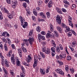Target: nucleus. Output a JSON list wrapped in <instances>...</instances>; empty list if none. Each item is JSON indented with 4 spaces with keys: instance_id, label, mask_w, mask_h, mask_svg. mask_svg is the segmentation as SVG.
Instances as JSON below:
<instances>
[{
    "instance_id": "51",
    "label": "nucleus",
    "mask_w": 77,
    "mask_h": 77,
    "mask_svg": "<svg viewBox=\"0 0 77 77\" xmlns=\"http://www.w3.org/2000/svg\"><path fill=\"white\" fill-rule=\"evenodd\" d=\"M75 42H73L72 43V47H75Z\"/></svg>"
},
{
    "instance_id": "42",
    "label": "nucleus",
    "mask_w": 77,
    "mask_h": 77,
    "mask_svg": "<svg viewBox=\"0 0 77 77\" xmlns=\"http://www.w3.org/2000/svg\"><path fill=\"white\" fill-rule=\"evenodd\" d=\"M2 39L3 41V42H5V43H7V40L6 39V38H2Z\"/></svg>"
},
{
    "instance_id": "62",
    "label": "nucleus",
    "mask_w": 77,
    "mask_h": 77,
    "mask_svg": "<svg viewBox=\"0 0 77 77\" xmlns=\"http://www.w3.org/2000/svg\"><path fill=\"white\" fill-rule=\"evenodd\" d=\"M32 55H31V54H29L28 56V58H29V59H32Z\"/></svg>"
},
{
    "instance_id": "56",
    "label": "nucleus",
    "mask_w": 77,
    "mask_h": 77,
    "mask_svg": "<svg viewBox=\"0 0 77 77\" xmlns=\"http://www.w3.org/2000/svg\"><path fill=\"white\" fill-rule=\"evenodd\" d=\"M59 46V48H60V50H63V47H62V45H60Z\"/></svg>"
},
{
    "instance_id": "63",
    "label": "nucleus",
    "mask_w": 77,
    "mask_h": 77,
    "mask_svg": "<svg viewBox=\"0 0 77 77\" xmlns=\"http://www.w3.org/2000/svg\"><path fill=\"white\" fill-rule=\"evenodd\" d=\"M58 63H59V64H60V65H63V62H62V61H58Z\"/></svg>"
},
{
    "instance_id": "40",
    "label": "nucleus",
    "mask_w": 77,
    "mask_h": 77,
    "mask_svg": "<svg viewBox=\"0 0 77 77\" xmlns=\"http://www.w3.org/2000/svg\"><path fill=\"white\" fill-rule=\"evenodd\" d=\"M54 33H55V34L56 35V36L57 37L58 35H59V34H58V32L56 31H54Z\"/></svg>"
},
{
    "instance_id": "2",
    "label": "nucleus",
    "mask_w": 77,
    "mask_h": 77,
    "mask_svg": "<svg viewBox=\"0 0 77 77\" xmlns=\"http://www.w3.org/2000/svg\"><path fill=\"white\" fill-rule=\"evenodd\" d=\"M56 58L57 59H65L66 58V54L62 55L60 54L59 56L58 55H57L56 56Z\"/></svg>"
},
{
    "instance_id": "58",
    "label": "nucleus",
    "mask_w": 77,
    "mask_h": 77,
    "mask_svg": "<svg viewBox=\"0 0 77 77\" xmlns=\"http://www.w3.org/2000/svg\"><path fill=\"white\" fill-rule=\"evenodd\" d=\"M20 41L18 40V39H17L16 40H15V42L16 43V44H18L19 43Z\"/></svg>"
},
{
    "instance_id": "38",
    "label": "nucleus",
    "mask_w": 77,
    "mask_h": 77,
    "mask_svg": "<svg viewBox=\"0 0 77 77\" xmlns=\"http://www.w3.org/2000/svg\"><path fill=\"white\" fill-rule=\"evenodd\" d=\"M20 2H26L27 3H29V0H19Z\"/></svg>"
},
{
    "instance_id": "30",
    "label": "nucleus",
    "mask_w": 77,
    "mask_h": 77,
    "mask_svg": "<svg viewBox=\"0 0 77 77\" xmlns=\"http://www.w3.org/2000/svg\"><path fill=\"white\" fill-rule=\"evenodd\" d=\"M5 65L7 67H9V63H8V61H5Z\"/></svg>"
},
{
    "instance_id": "32",
    "label": "nucleus",
    "mask_w": 77,
    "mask_h": 77,
    "mask_svg": "<svg viewBox=\"0 0 77 77\" xmlns=\"http://www.w3.org/2000/svg\"><path fill=\"white\" fill-rule=\"evenodd\" d=\"M40 55L43 58H45V55L44 54V53L42 52L40 53Z\"/></svg>"
},
{
    "instance_id": "27",
    "label": "nucleus",
    "mask_w": 77,
    "mask_h": 77,
    "mask_svg": "<svg viewBox=\"0 0 77 77\" xmlns=\"http://www.w3.org/2000/svg\"><path fill=\"white\" fill-rule=\"evenodd\" d=\"M51 50L52 51V52H53L54 53H55L56 51V49L54 47H52L51 48Z\"/></svg>"
},
{
    "instance_id": "23",
    "label": "nucleus",
    "mask_w": 77,
    "mask_h": 77,
    "mask_svg": "<svg viewBox=\"0 0 77 77\" xmlns=\"http://www.w3.org/2000/svg\"><path fill=\"white\" fill-rule=\"evenodd\" d=\"M3 69L5 74L6 75H7V74H8V70H6V69H5V67H3Z\"/></svg>"
},
{
    "instance_id": "37",
    "label": "nucleus",
    "mask_w": 77,
    "mask_h": 77,
    "mask_svg": "<svg viewBox=\"0 0 77 77\" xmlns=\"http://www.w3.org/2000/svg\"><path fill=\"white\" fill-rule=\"evenodd\" d=\"M7 39L8 41V44H9V45H11V39L9 38H7Z\"/></svg>"
},
{
    "instance_id": "8",
    "label": "nucleus",
    "mask_w": 77,
    "mask_h": 77,
    "mask_svg": "<svg viewBox=\"0 0 77 77\" xmlns=\"http://www.w3.org/2000/svg\"><path fill=\"white\" fill-rule=\"evenodd\" d=\"M53 2H52V1L50 0L48 4V8H50L51 7H52V6L53 5Z\"/></svg>"
},
{
    "instance_id": "1",
    "label": "nucleus",
    "mask_w": 77,
    "mask_h": 77,
    "mask_svg": "<svg viewBox=\"0 0 77 77\" xmlns=\"http://www.w3.org/2000/svg\"><path fill=\"white\" fill-rule=\"evenodd\" d=\"M42 50L43 52H45V53L48 54L50 53V50L48 48H42Z\"/></svg>"
},
{
    "instance_id": "26",
    "label": "nucleus",
    "mask_w": 77,
    "mask_h": 77,
    "mask_svg": "<svg viewBox=\"0 0 77 77\" xmlns=\"http://www.w3.org/2000/svg\"><path fill=\"white\" fill-rule=\"evenodd\" d=\"M57 29L58 31H60V32H62V29L59 26L57 27Z\"/></svg>"
},
{
    "instance_id": "22",
    "label": "nucleus",
    "mask_w": 77,
    "mask_h": 77,
    "mask_svg": "<svg viewBox=\"0 0 77 77\" xmlns=\"http://www.w3.org/2000/svg\"><path fill=\"white\" fill-rule=\"evenodd\" d=\"M4 47L5 50V51H7L8 48V47L7 46V45L6 44H5Z\"/></svg>"
},
{
    "instance_id": "13",
    "label": "nucleus",
    "mask_w": 77,
    "mask_h": 77,
    "mask_svg": "<svg viewBox=\"0 0 77 77\" xmlns=\"http://www.w3.org/2000/svg\"><path fill=\"white\" fill-rule=\"evenodd\" d=\"M12 50H10L8 54H7L8 56V57H11V55H12Z\"/></svg>"
},
{
    "instance_id": "29",
    "label": "nucleus",
    "mask_w": 77,
    "mask_h": 77,
    "mask_svg": "<svg viewBox=\"0 0 77 77\" xmlns=\"http://www.w3.org/2000/svg\"><path fill=\"white\" fill-rule=\"evenodd\" d=\"M38 56H34V62H38Z\"/></svg>"
},
{
    "instance_id": "45",
    "label": "nucleus",
    "mask_w": 77,
    "mask_h": 77,
    "mask_svg": "<svg viewBox=\"0 0 77 77\" xmlns=\"http://www.w3.org/2000/svg\"><path fill=\"white\" fill-rule=\"evenodd\" d=\"M23 65H26V66H29V65L26 62H23Z\"/></svg>"
},
{
    "instance_id": "35",
    "label": "nucleus",
    "mask_w": 77,
    "mask_h": 77,
    "mask_svg": "<svg viewBox=\"0 0 77 77\" xmlns=\"http://www.w3.org/2000/svg\"><path fill=\"white\" fill-rule=\"evenodd\" d=\"M3 15L2 13V12L0 11V20H3Z\"/></svg>"
},
{
    "instance_id": "50",
    "label": "nucleus",
    "mask_w": 77,
    "mask_h": 77,
    "mask_svg": "<svg viewBox=\"0 0 77 77\" xmlns=\"http://www.w3.org/2000/svg\"><path fill=\"white\" fill-rule=\"evenodd\" d=\"M68 36L69 37L71 36H72V33L71 32H68Z\"/></svg>"
},
{
    "instance_id": "53",
    "label": "nucleus",
    "mask_w": 77,
    "mask_h": 77,
    "mask_svg": "<svg viewBox=\"0 0 77 77\" xmlns=\"http://www.w3.org/2000/svg\"><path fill=\"white\" fill-rule=\"evenodd\" d=\"M41 34L43 35H45V32L42 31L41 32Z\"/></svg>"
},
{
    "instance_id": "48",
    "label": "nucleus",
    "mask_w": 77,
    "mask_h": 77,
    "mask_svg": "<svg viewBox=\"0 0 77 77\" xmlns=\"http://www.w3.org/2000/svg\"><path fill=\"white\" fill-rule=\"evenodd\" d=\"M37 62H35L34 63L33 65V67H34V68H35L36 66V65H37Z\"/></svg>"
},
{
    "instance_id": "47",
    "label": "nucleus",
    "mask_w": 77,
    "mask_h": 77,
    "mask_svg": "<svg viewBox=\"0 0 77 77\" xmlns=\"http://www.w3.org/2000/svg\"><path fill=\"white\" fill-rule=\"evenodd\" d=\"M62 26L63 28H66V27L67 26L66 25L64 24L63 23L62 24Z\"/></svg>"
},
{
    "instance_id": "20",
    "label": "nucleus",
    "mask_w": 77,
    "mask_h": 77,
    "mask_svg": "<svg viewBox=\"0 0 77 77\" xmlns=\"http://www.w3.org/2000/svg\"><path fill=\"white\" fill-rule=\"evenodd\" d=\"M56 51L57 53H60V50L59 49V46H57L56 48Z\"/></svg>"
},
{
    "instance_id": "12",
    "label": "nucleus",
    "mask_w": 77,
    "mask_h": 77,
    "mask_svg": "<svg viewBox=\"0 0 77 77\" xmlns=\"http://www.w3.org/2000/svg\"><path fill=\"white\" fill-rule=\"evenodd\" d=\"M56 10L57 11V12L58 13H59V14H62V11H61V10L60 9V8H56Z\"/></svg>"
},
{
    "instance_id": "33",
    "label": "nucleus",
    "mask_w": 77,
    "mask_h": 77,
    "mask_svg": "<svg viewBox=\"0 0 77 77\" xmlns=\"http://www.w3.org/2000/svg\"><path fill=\"white\" fill-rule=\"evenodd\" d=\"M7 33H8V32H4L3 33H2V36H5V37H4L5 38L6 36H5V35H6V34H7Z\"/></svg>"
},
{
    "instance_id": "34",
    "label": "nucleus",
    "mask_w": 77,
    "mask_h": 77,
    "mask_svg": "<svg viewBox=\"0 0 77 77\" xmlns=\"http://www.w3.org/2000/svg\"><path fill=\"white\" fill-rule=\"evenodd\" d=\"M66 59L67 60H71V59H72V58L71 57V56H67Z\"/></svg>"
},
{
    "instance_id": "14",
    "label": "nucleus",
    "mask_w": 77,
    "mask_h": 77,
    "mask_svg": "<svg viewBox=\"0 0 77 77\" xmlns=\"http://www.w3.org/2000/svg\"><path fill=\"white\" fill-rule=\"evenodd\" d=\"M68 21L69 23V24L70 26H72V27H73V26H74V25H73V24H72V21L70 20L69 19H68Z\"/></svg>"
},
{
    "instance_id": "64",
    "label": "nucleus",
    "mask_w": 77,
    "mask_h": 77,
    "mask_svg": "<svg viewBox=\"0 0 77 77\" xmlns=\"http://www.w3.org/2000/svg\"><path fill=\"white\" fill-rule=\"evenodd\" d=\"M21 69H22V70L23 71V72H24V67H23V66H21Z\"/></svg>"
},
{
    "instance_id": "21",
    "label": "nucleus",
    "mask_w": 77,
    "mask_h": 77,
    "mask_svg": "<svg viewBox=\"0 0 77 77\" xmlns=\"http://www.w3.org/2000/svg\"><path fill=\"white\" fill-rule=\"evenodd\" d=\"M36 30L37 31V32H40V31H41V28L39 26H38L36 28Z\"/></svg>"
},
{
    "instance_id": "49",
    "label": "nucleus",
    "mask_w": 77,
    "mask_h": 77,
    "mask_svg": "<svg viewBox=\"0 0 77 77\" xmlns=\"http://www.w3.org/2000/svg\"><path fill=\"white\" fill-rule=\"evenodd\" d=\"M69 69V67L67 65L66 66H65V70L66 71H68Z\"/></svg>"
},
{
    "instance_id": "4",
    "label": "nucleus",
    "mask_w": 77,
    "mask_h": 77,
    "mask_svg": "<svg viewBox=\"0 0 77 77\" xmlns=\"http://www.w3.org/2000/svg\"><path fill=\"white\" fill-rule=\"evenodd\" d=\"M22 46H24L25 44H26V46H29V44L28 43V40L27 39H24L23 41V43L21 44Z\"/></svg>"
},
{
    "instance_id": "52",
    "label": "nucleus",
    "mask_w": 77,
    "mask_h": 77,
    "mask_svg": "<svg viewBox=\"0 0 77 77\" xmlns=\"http://www.w3.org/2000/svg\"><path fill=\"white\" fill-rule=\"evenodd\" d=\"M7 3L8 4H11V0H6Z\"/></svg>"
},
{
    "instance_id": "16",
    "label": "nucleus",
    "mask_w": 77,
    "mask_h": 77,
    "mask_svg": "<svg viewBox=\"0 0 77 77\" xmlns=\"http://www.w3.org/2000/svg\"><path fill=\"white\" fill-rule=\"evenodd\" d=\"M33 30H30V31L29 32V35H30V36H32V35H33Z\"/></svg>"
},
{
    "instance_id": "46",
    "label": "nucleus",
    "mask_w": 77,
    "mask_h": 77,
    "mask_svg": "<svg viewBox=\"0 0 77 77\" xmlns=\"http://www.w3.org/2000/svg\"><path fill=\"white\" fill-rule=\"evenodd\" d=\"M63 2H64V3H65V4H66V5H69V2H68V1H64Z\"/></svg>"
},
{
    "instance_id": "44",
    "label": "nucleus",
    "mask_w": 77,
    "mask_h": 77,
    "mask_svg": "<svg viewBox=\"0 0 77 77\" xmlns=\"http://www.w3.org/2000/svg\"><path fill=\"white\" fill-rule=\"evenodd\" d=\"M26 10L28 14H30V9L29 8H26Z\"/></svg>"
},
{
    "instance_id": "59",
    "label": "nucleus",
    "mask_w": 77,
    "mask_h": 77,
    "mask_svg": "<svg viewBox=\"0 0 77 77\" xmlns=\"http://www.w3.org/2000/svg\"><path fill=\"white\" fill-rule=\"evenodd\" d=\"M50 29H54V27H53V26L52 25V24H50Z\"/></svg>"
},
{
    "instance_id": "9",
    "label": "nucleus",
    "mask_w": 77,
    "mask_h": 77,
    "mask_svg": "<svg viewBox=\"0 0 77 77\" xmlns=\"http://www.w3.org/2000/svg\"><path fill=\"white\" fill-rule=\"evenodd\" d=\"M18 52L20 57H22V50L21 48H20L19 49H18Z\"/></svg>"
},
{
    "instance_id": "36",
    "label": "nucleus",
    "mask_w": 77,
    "mask_h": 77,
    "mask_svg": "<svg viewBox=\"0 0 77 77\" xmlns=\"http://www.w3.org/2000/svg\"><path fill=\"white\" fill-rule=\"evenodd\" d=\"M8 17L9 18H10V19H12V15L9 13H8Z\"/></svg>"
},
{
    "instance_id": "43",
    "label": "nucleus",
    "mask_w": 77,
    "mask_h": 77,
    "mask_svg": "<svg viewBox=\"0 0 77 77\" xmlns=\"http://www.w3.org/2000/svg\"><path fill=\"white\" fill-rule=\"evenodd\" d=\"M17 1H14L13 2V4L14 5H13V6H15V5H17Z\"/></svg>"
},
{
    "instance_id": "3",
    "label": "nucleus",
    "mask_w": 77,
    "mask_h": 77,
    "mask_svg": "<svg viewBox=\"0 0 77 77\" xmlns=\"http://www.w3.org/2000/svg\"><path fill=\"white\" fill-rule=\"evenodd\" d=\"M55 71L57 73H59V74L62 75H64V73H63V72L62 71V69H56L55 70Z\"/></svg>"
},
{
    "instance_id": "57",
    "label": "nucleus",
    "mask_w": 77,
    "mask_h": 77,
    "mask_svg": "<svg viewBox=\"0 0 77 77\" xmlns=\"http://www.w3.org/2000/svg\"><path fill=\"white\" fill-rule=\"evenodd\" d=\"M23 6L24 7H25V8L27 7V4L26 3H24L23 4Z\"/></svg>"
},
{
    "instance_id": "5",
    "label": "nucleus",
    "mask_w": 77,
    "mask_h": 77,
    "mask_svg": "<svg viewBox=\"0 0 77 77\" xmlns=\"http://www.w3.org/2000/svg\"><path fill=\"white\" fill-rule=\"evenodd\" d=\"M38 39L39 41H40L41 39H42V40H43V41H45V37L41 35V34L38 35Z\"/></svg>"
},
{
    "instance_id": "25",
    "label": "nucleus",
    "mask_w": 77,
    "mask_h": 77,
    "mask_svg": "<svg viewBox=\"0 0 77 77\" xmlns=\"http://www.w3.org/2000/svg\"><path fill=\"white\" fill-rule=\"evenodd\" d=\"M51 34L50 33H48L46 35V36L47 38H50V37H51Z\"/></svg>"
},
{
    "instance_id": "18",
    "label": "nucleus",
    "mask_w": 77,
    "mask_h": 77,
    "mask_svg": "<svg viewBox=\"0 0 77 77\" xmlns=\"http://www.w3.org/2000/svg\"><path fill=\"white\" fill-rule=\"evenodd\" d=\"M21 48L23 51V52H24L25 53H26V52L27 51V49L26 48H24V46H22Z\"/></svg>"
},
{
    "instance_id": "31",
    "label": "nucleus",
    "mask_w": 77,
    "mask_h": 77,
    "mask_svg": "<svg viewBox=\"0 0 77 77\" xmlns=\"http://www.w3.org/2000/svg\"><path fill=\"white\" fill-rule=\"evenodd\" d=\"M28 25V23H27V22H26V23H25L23 25V28H26Z\"/></svg>"
},
{
    "instance_id": "54",
    "label": "nucleus",
    "mask_w": 77,
    "mask_h": 77,
    "mask_svg": "<svg viewBox=\"0 0 77 77\" xmlns=\"http://www.w3.org/2000/svg\"><path fill=\"white\" fill-rule=\"evenodd\" d=\"M70 71L72 73H74V69H70Z\"/></svg>"
},
{
    "instance_id": "41",
    "label": "nucleus",
    "mask_w": 77,
    "mask_h": 77,
    "mask_svg": "<svg viewBox=\"0 0 77 77\" xmlns=\"http://www.w3.org/2000/svg\"><path fill=\"white\" fill-rule=\"evenodd\" d=\"M46 14L47 15V17L49 18L50 17V12H48L46 13Z\"/></svg>"
},
{
    "instance_id": "15",
    "label": "nucleus",
    "mask_w": 77,
    "mask_h": 77,
    "mask_svg": "<svg viewBox=\"0 0 77 77\" xmlns=\"http://www.w3.org/2000/svg\"><path fill=\"white\" fill-rule=\"evenodd\" d=\"M40 72H41V74H45V72L44 70L40 68Z\"/></svg>"
},
{
    "instance_id": "7",
    "label": "nucleus",
    "mask_w": 77,
    "mask_h": 77,
    "mask_svg": "<svg viewBox=\"0 0 77 77\" xmlns=\"http://www.w3.org/2000/svg\"><path fill=\"white\" fill-rule=\"evenodd\" d=\"M28 41H29L30 45H32L33 42V41H34V38H33L30 37L28 39Z\"/></svg>"
},
{
    "instance_id": "55",
    "label": "nucleus",
    "mask_w": 77,
    "mask_h": 77,
    "mask_svg": "<svg viewBox=\"0 0 77 77\" xmlns=\"http://www.w3.org/2000/svg\"><path fill=\"white\" fill-rule=\"evenodd\" d=\"M21 23H23L25 24V23H27V22H25V20L23 19H22L21 20Z\"/></svg>"
},
{
    "instance_id": "61",
    "label": "nucleus",
    "mask_w": 77,
    "mask_h": 77,
    "mask_svg": "<svg viewBox=\"0 0 77 77\" xmlns=\"http://www.w3.org/2000/svg\"><path fill=\"white\" fill-rule=\"evenodd\" d=\"M62 10L63 12H66V10L65 8H62Z\"/></svg>"
},
{
    "instance_id": "60",
    "label": "nucleus",
    "mask_w": 77,
    "mask_h": 77,
    "mask_svg": "<svg viewBox=\"0 0 77 77\" xmlns=\"http://www.w3.org/2000/svg\"><path fill=\"white\" fill-rule=\"evenodd\" d=\"M42 4V1L40 0L38 2V5H41Z\"/></svg>"
},
{
    "instance_id": "11",
    "label": "nucleus",
    "mask_w": 77,
    "mask_h": 77,
    "mask_svg": "<svg viewBox=\"0 0 77 77\" xmlns=\"http://www.w3.org/2000/svg\"><path fill=\"white\" fill-rule=\"evenodd\" d=\"M51 44L53 46L55 47V48H56V44L55 43V42L53 40H51Z\"/></svg>"
},
{
    "instance_id": "17",
    "label": "nucleus",
    "mask_w": 77,
    "mask_h": 77,
    "mask_svg": "<svg viewBox=\"0 0 77 77\" xmlns=\"http://www.w3.org/2000/svg\"><path fill=\"white\" fill-rule=\"evenodd\" d=\"M4 13H6V14H9V11L7 10V9L6 8H4Z\"/></svg>"
},
{
    "instance_id": "39",
    "label": "nucleus",
    "mask_w": 77,
    "mask_h": 77,
    "mask_svg": "<svg viewBox=\"0 0 77 77\" xmlns=\"http://www.w3.org/2000/svg\"><path fill=\"white\" fill-rule=\"evenodd\" d=\"M5 63V60L3 59H2V60L1 63L2 65V66H4V63Z\"/></svg>"
},
{
    "instance_id": "19",
    "label": "nucleus",
    "mask_w": 77,
    "mask_h": 77,
    "mask_svg": "<svg viewBox=\"0 0 77 77\" xmlns=\"http://www.w3.org/2000/svg\"><path fill=\"white\" fill-rule=\"evenodd\" d=\"M16 63L17 64V66H20V61L19 60H16Z\"/></svg>"
},
{
    "instance_id": "6",
    "label": "nucleus",
    "mask_w": 77,
    "mask_h": 77,
    "mask_svg": "<svg viewBox=\"0 0 77 77\" xmlns=\"http://www.w3.org/2000/svg\"><path fill=\"white\" fill-rule=\"evenodd\" d=\"M56 21L59 24H61V20L60 16H57L56 18Z\"/></svg>"
},
{
    "instance_id": "28",
    "label": "nucleus",
    "mask_w": 77,
    "mask_h": 77,
    "mask_svg": "<svg viewBox=\"0 0 77 77\" xmlns=\"http://www.w3.org/2000/svg\"><path fill=\"white\" fill-rule=\"evenodd\" d=\"M66 30H65V32H69L70 31V29L69 27L68 26H66Z\"/></svg>"
},
{
    "instance_id": "24",
    "label": "nucleus",
    "mask_w": 77,
    "mask_h": 77,
    "mask_svg": "<svg viewBox=\"0 0 77 77\" xmlns=\"http://www.w3.org/2000/svg\"><path fill=\"white\" fill-rule=\"evenodd\" d=\"M20 77H25V73H24V72L23 71L21 73Z\"/></svg>"
},
{
    "instance_id": "10",
    "label": "nucleus",
    "mask_w": 77,
    "mask_h": 77,
    "mask_svg": "<svg viewBox=\"0 0 77 77\" xmlns=\"http://www.w3.org/2000/svg\"><path fill=\"white\" fill-rule=\"evenodd\" d=\"M11 62L14 65H15L16 63V61H15V60L14 58L11 57Z\"/></svg>"
}]
</instances>
